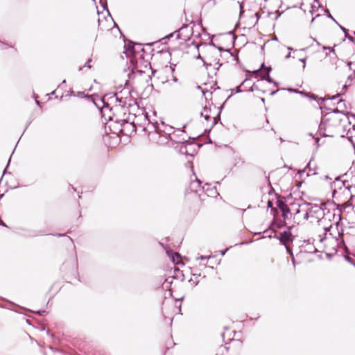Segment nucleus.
Segmentation results:
<instances>
[{
  "label": "nucleus",
  "mask_w": 355,
  "mask_h": 355,
  "mask_svg": "<svg viewBox=\"0 0 355 355\" xmlns=\"http://www.w3.org/2000/svg\"><path fill=\"white\" fill-rule=\"evenodd\" d=\"M333 219L334 220L333 224L329 227H324L325 234L329 232V235L337 241L338 246H345L343 239L344 234V225L342 222L341 210H338L337 214L335 212L333 214Z\"/></svg>",
  "instance_id": "nucleus-1"
},
{
  "label": "nucleus",
  "mask_w": 355,
  "mask_h": 355,
  "mask_svg": "<svg viewBox=\"0 0 355 355\" xmlns=\"http://www.w3.org/2000/svg\"><path fill=\"white\" fill-rule=\"evenodd\" d=\"M145 53L144 48L140 43L135 42V60L137 59V54ZM135 62H136L135 61ZM152 69L150 67V63L145 61L144 70L137 69V64L135 63V78L137 79V81L144 80L149 85V82L151 80L150 72Z\"/></svg>",
  "instance_id": "nucleus-2"
},
{
  "label": "nucleus",
  "mask_w": 355,
  "mask_h": 355,
  "mask_svg": "<svg viewBox=\"0 0 355 355\" xmlns=\"http://www.w3.org/2000/svg\"><path fill=\"white\" fill-rule=\"evenodd\" d=\"M89 99L100 110L102 117L105 118V120H111L112 115L111 112L112 107H110V103L105 101V97H100L98 95H91L87 96Z\"/></svg>",
  "instance_id": "nucleus-3"
},
{
  "label": "nucleus",
  "mask_w": 355,
  "mask_h": 355,
  "mask_svg": "<svg viewBox=\"0 0 355 355\" xmlns=\"http://www.w3.org/2000/svg\"><path fill=\"white\" fill-rule=\"evenodd\" d=\"M309 206L304 209V214L302 216L303 220H307L309 218H315L319 222H322L324 218V212L322 208L316 204L308 202Z\"/></svg>",
  "instance_id": "nucleus-4"
},
{
  "label": "nucleus",
  "mask_w": 355,
  "mask_h": 355,
  "mask_svg": "<svg viewBox=\"0 0 355 355\" xmlns=\"http://www.w3.org/2000/svg\"><path fill=\"white\" fill-rule=\"evenodd\" d=\"M121 36L123 37L124 40V51L126 57L129 58V63L130 64V67H127L124 68L123 71L126 72L128 70L130 71V73L128 74L129 78H130V76L133 74V41L128 40L126 42L125 40V36L120 31Z\"/></svg>",
  "instance_id": "nucleus-5"
},
{
  "label": "nucleus",
  "mask_w": 355,
  "mask_h": 355,
  "mask_svg": "<svg viewBox=\"0 0 355 355\" xmlns=\"http://www.w3.org/2000/svg\"><path fill=\"white\" fill-rule=\"evenodd\" d=\"M132 91L133 86L129 80H126L125 82V87L118 93H114L109 98V99L116 102L118 101L119 103H123V99H127L128 96H129V98H131V93Z\"/></svg>",
  "instance_id": "nucleus-6"
},
{
  "label": "nucleus",
  "mask_w": 355,
  "mask_h": 355,
  "mask_svg": "<svg viewBox=\"0 0 355 355\" xmlns=\"http://www.w3.org/2000/svg\"><path fill=\"white\" fill-rule=\"evenodd\" d=\"M268 238H275L278 239L286 248L288 253L293 256V252L290 244L293 243V236L290 231H284L281 232L279 235L275 234L274 235H268Z\"/></svg>",
  "instance_id": "nucleus-7"
},
{
  "label": "nucleus",
  "mask_w": 355,
  "mask_h": 355,
  "mask_svg": "<svg viewBox=\"0 0 355 355\" xmlns=\"http://www.w3.org/2000/svg\"><path fill=\"white\" fill-rule=\"evenodd\" d=\"M175 139L176 140H174L175 143H179L181 144L180 147V153L181 154L192 157L193 155V153L196 151V148H200V146L193 142H189L186 139H179L175 137Z\"/></svg>",
  "instance_id": "nucleus-8"
},
{
  "label": "nucleus",
  "mask_w": 355,
  "mask_h": 355,
  "mask_svg": "<svg viewBox=\"0 0 355 355\" xmlns=\"http://www.w3.org/2000/svg\"><path fill=\"white\" fill-rule=\"evenodd\" d=\"M309 206L308 202L300 200V202L294 203L291 205V213L293 215L294 223L300 224L302 220V216H300L301 212L304 213V209Z\"/></svg>",
  "instance_id": "nucleus-9"
},
{
  "label": "nucleus",
  "mask_w": 355,
  "mask_h": 355,
  "mask_svg": "<svg viewBox=\"0 0 355 355\" xmlns=\"http://www.w3.org/2000/svg\"><path fill=\"white\" fill-rule=\"evenodd\" d=\"M149 140L153 144H156L160 146L168 145L173 146L174 144V139L171 138V135H148Z\"/></svg>",
  "instance_id": "nucleus-10"
},
{
  "label": "nucleus",
  "mask_w": 355,
  "mask_h": 355,
  "mask_svg": "<svg viewBox=\"0 0 355 355\" xmlns=\"http://www.w3.org/2000/svg\"><path fill=\"white\" fill-rule=\"evenodd\" d=\"M193 26H196L195 24H193ZM193 27L189 28L188 25H182L178 30V38L184 41L189 40L193 33Z\"/></svg>",
  "instance_id": "nucleus-11"
},
{
  "label": "nucleus",
  "mask_w": 355,
  "mask_h": 355,
  "mask_svg": "<svg viewBox=\"0 0 355 355\" xmlns=\"http://www.w3.org/2000/svg\"><path fill=\"white\" fill-rule=\"evenodd\" d=\"M103 142L110 147H115L121 141L120 135H105L103 138Z\"/></svg>",
  "instance_id": "nucleus-12"
},
{
  "label": "nucleus",
  "mask_w": 355,
  "mask_h": 355,
  "mask_svg": "<svg viewBox=\"0 0 355 355\" xmlns=\"http://www.w3.org/2000/svg\"><path fill=\"white\" fill-rule=\"evenodd\" d=\"M159 243L161 246H162L164 248L167 255L171 258V261L174 263L178 264L179 263L178 259L180 257V254L178 252H173L171 250L168 249V248L164 246L162 243L159 242Z\"/></svg>",
  "instance_id": "nucleus-13"
},
{
  "label": "nucleus",
  "mask_w": 355,
  "mask_h": 355,
  "mask_svg": "<svg viewBox=\"0 0 355 355\" xmlns=\"http://www.w3.org/2000/svg\"><path fill=\"white\" fill-rule=\"evenodd\" d=\"M189 189L194 193H197L198 191L201 189H205V187L202 186V182L196 178L195 180L191 181L189 185Z\"/></svg>",
  "instance_id": "nucleus-14"
},
{
  "label": "nucleus",
  "mask_w": 355,
  "mask_h": 355,
  "mask_svg": "<svg viewBox=\"0 0 355 355\" xmlns=\"http://www.w3.org/2000/svg\"><path fill=\"white\" fill-rule=\"evenodd\" d=\"M285 225H286L285 223L281 224V223H277L275 221H273L270 224L269 228L263 232V234H267L268 232H276L277 229H280Z\"/></svg>",
  "instance_id": "nucleus-15"
},
{
  "label": "nucleus",
  "mask_w": 355,
  "mask_h": 355,
  "mask_svg": "<svg viewBox=\"0 0 355 355\" xmlns=\"http://www.w3.org/2000/svg\"><path fill=\"white\" fill-rule=\"evenodd\" d=\"M135 105H137V112L134 114V116H135V119L136 118H144V119H146L147 118V114L146 113H144V110L142 109H140L138 104H137V102L135 101Z\"/></svg>",
  "instance_id": "nucleus-16"
},
{
  "label": "nucleus",
  "mask_w": 355,
  "mask_h": 355,
  "mask_svg": "<svg viewBox=\"0 0 355 355\" xmlns=\"http://www.w3.org/2000/svg\"><path fill=\"white\" fill-rule=\"evenodd\" d=\"M271 67H268L266 68V76H261V80H265L268 83H274L275 86H277V83L274 81L271 77L270 76V71H271Z\"/></svg>",
  "instance_id": "nucleus-17"
},
{
  "label": "nucleus",
  "mask_w": 355,
  "mask_h": 355,
  "mask_svg": "<svg viewBox=\"0 0 355 355\" xmlns=\"http://www.w3.org/2000/svg\"><path fill=\"white\" fill-rule=\"evenodd\" d=\"M145 61H148V60H146L145 59V53L144 54H137V59L135 60V63L137 64V69H139V62L141 63V64L143 66V67L144 68V63H145Z\"/></svg>",
  "instance_id": "nucleus-18"
},
{
  "label": "nucleus",
  "mask_w": 355,
  "mask_h": 355,
  "mask_svg": "<svg viewBox=\"0 0 355 355\" xmlns=\"http://www.w3.org/2000/svg\"><path fill=\"white\" fill-rule=\"evenodd\" d=\"M309 141L310 143H312L313 145L315 146V148H318L320 146V138L318 136H315L314 135H309Z\"/></svg>",
  "instance_id": "nucleus-19"
},
{
  "label": "nucleus",
  "mask_w": 355,
  "mask_h": 355,
  "mask_svg": "<svg viewBox=\"0 0 355 355\" xmlns=\"http://www.w3.org/2000/svg\"><path fill=\"white\" fill-rule=\"evenodd\" d=\"M347 116V119L348 121V123L352 126V130L355 131V114L352 113H348Z\"/></svg>",
  "instance_id": "nucleus-20"
},
{
  "label": "nucleus",
  "mask_w": 355,
  "mask_h": 355,
  "mask_svg": "<svg viewBox=\"0 0 355 355\" xmlns=\"http://www.w3.org/2000/svg\"><path fill=\"white\" fill-rule=\"evenodd\" d=\"M282 212V217L284 218V220L289 218V217L292 216L291 208H289L288 207L284 209Z\"/></svg>",
  "instance_id": "nucleus-21"
},
{
  "label": "nucleus",
  "mask_w": 355,
  "mask_h": 355,
  "mask_svg": "<svg viewBox=\"0 0 355 355\" xmlns=\"http://www.w3.org/2000/svg\"><path fill=\"white\" fill-rule=\"evenodd\" d=\"M277 205L278 208L282 211L284 209H285L286 207H288V205L282 200H278L277 201Z\"/></svg>",
  "instance_id": "nucleus-22"
},
{
  "label": "nucleus",
  "mask_w": 355,
  "mask_h": 355,
  "mask_svg": "<svg viewBox=\"0 0 355 355\" xmlns=\"http://www.w3.org/2000/svg\"><path fill=\"white\" fill-rule=\"evenodd\" d=\"M355 78V74L354 75H350L348 76L347 80L346 83L343 86V89L346 90L347 87L351 85L352 81Z\"/></svg>",
  "instance_id": "nucleus-23"
},
{
  "label": "nucleus",
  "mask_w": 355,
  "mask_h": 355,
  "mask_svg": "<svg viewBox=\"0 0 355 355\" xmlns=\"http://www.w3.org/2000/svg\"><path fill=\"white\" fill-rule=\"evenodd\" d=\"M131 125L133 128V122L128 123V121H124L123 123L121 124L122 128L119 130V132L118 133L122 134L124 133V131L125 130V125ZM113 133H116L114 132Z\"/></svg>",
  "instance_id": "nucleus-24"
},
{
  "label": "nucleus",
  "mask_w": 355,
  "mask_h": 355,
  "mask_svg": "<svg viewBox=\"0 0 355 355\" xmlns=\"http://www.w3.org/2000/svg\"><path fill=\"white\" fill-rule=\"evenodd\" d=\"M261 68H264V70H263L262 72L260 71V69H257V70H254V73L255 74H259L260 76V77L261 78V76H266V68L267 67H265V65L263 63L261 64Z\"/></svg>",
  "instance_id": "nucleus-25"
},
{
  "label": "nucleus",
  "mask_w": 355,
  "mask_h": 355,
  "mask_svg": "<svg viewBox=\"0 0 355 355\" xmlns=\"http://www.w3.org/2000/svg\"><path fill=\"white\" fill-rule=\"evenodd\" d=\"M205 189H203L205 192H208L209 191V193H207V196H210V195H213L214 193H216V190H214V189H211L209 190V187H210V184H205Z\"/></svg>",
  "instance_id": "nucleus-26"
},
{
  "label": "nucleus",
  "mask_w": 355,
  "mask_h": 355,
  "mask_svg": "<svg viewBox=\"0 0 355 355\" xmlns=\"http://www.w3.org/2000/svg\"><path fill=\"white\" fill-rule=\"evenodd\" d=\"M102 7H103V10H105L107 12V15H108V16L111 18V19L112 20V21H113V23H114V26L115 27H117V28H119V27H118L117 24L114 21V20H113V19H112V16H111V15H110V13L109 10H108V8H107V3L105 2V3H103V4H102Z\"/></svg>",
  "instance_id": "nucleus-27"
},
{
  "label": "nucleus",
  "mask_w": 355,
  "mask_h": 355,
  "mask_svg": "<svg viewBox=\"0 0 355 355\" xmlns=\"http://www.w3.org/2000/svg\"><path fill=\"white\" fill-rule=\"evenodd\" d=\"M346 139L355 150V135L349 137H347Z\"/></svg>",
  "instance_id": "nucleus-28"
},
{
  "label": "nucleus",
  "mask_w": 355,
  "mask_h": 355,
  "mask_svg": "<svg viewBox=\"0 0 355 355\" xmlns=\"http://www.w3.org/2000/svg\"><path fill=\"white\" fill-rule=\"evenodd\" d=\"M77 96H79V97H87V98H89L87 96H89V95H85V92H77V94L76 95Z\"/></svg>",
  "instance_id": "nucleus-29"
},
{
  "label": "nucleus",
  "mask_w": 355,
  "mask_h": 355,
  "mask_svg": "<svg viewBox=\"0 0 355 355\" xmlns=\"http://www.w3.org/2000/svg\"><path fill=\"white\" fill-rule=\"evenodd\" d=\"M248 80V79H245L242 83L241 85L238 86L236 88V93H240L242 92V90L241 89V87Z\"/></svg>",
  "instance_id": "nucleus-30"
},
{
  "label": "nucleus",
  "mask_w": 355,
  "mask_h": 355,
  "mask_svg": "<svg viewBox=\"0 0 355 355\" xmlns=\"http://www.w3.org/2000/svg\"><path fill=\"white\" fill-rule=\"evenodd\" d=\"M209 258H210L209 256L207 257V256H202V255H201V256H199V257H196V260H199V259H200V260H207Z\"/></svg>",
  "instance_id": "nucleus-31"
},
{
  "label": "nucleus",
  "mask_w": 355,
  "mask_h": 355,
  "mask_svg": "<svg viewBox=\"0 0 355 355\" xmlns=\"http://www.w3.org/2000/svg\"><path fill=\"white\" fill-rule=\"evenodd\" d=\"M259 89L258 85L254 83L252 87L250 89V92H254L255 90H257Z\"/></svg>",
  "instance_id": "nucleus-32"
},
{
  "label": "nucleus",
  "mask_w": 355,
  "mask_h": 355,
  "mask_svg": "<svg viewBox=\"0 0 355 355\" xmlns=\"http://www.w3.org/2000/svg\"><path fill=\"white\" fill-rule=\"evenodd\" d=\"M92 62V59H89L88 61L85 64L83 67H87L89 69L92 68V65L90 64V62Z\"/></svg>",
  "instance_id": "nucleus-33"
},
{
  "label": "nucleus",
  "mask_w": 355,
  "mask_h": 355,
  "mask_svg": "<svg viewBox=\"0 0 355 355\" xmlns=\"http://www.w3.org/2000/svg\"><path fill=\"white\" fill-rule=\"evenodd\" d=\"M308 250L309 252H315L316 251V249L313 245H309L308 247Z\"/></svg>",
  "instance_id": "nucleus-34"
},
{
  "label": "nucleus",
  "mask_w": 355,
  "mask_h": 355,
  "mask_svg": "<svg viewBox=\"0 0 355 355\" xmlns=\"http://www.w3.org/2000/svg\"><path fill=\"white\" fill-rule=\"evenodd\" d=\"M337 103L338 105H340V107H342V105H343L344 107H345V104L343 100H339Z\"/></svg>",
  "instance_id": "nucleus-35"
},
{
  "label": "nucleus",
  "mask_w": 355,
  "mask_h": 355,
  "mask_svg": "<svg viewBox=\"0 0 355 355\" xmlns=\"http://www.w3.org/2000/svg\"><path fill=\"white\" fill-rule=\"evenodd\" d=\"M288 90L290 92H295V93H300V94H302V92H300L298 91L297 89H291V88H289L288 89Z\"/></svg>",
  "instance_id": "nucleus-36"
},
{
  "label": "nucleus",
  "mask_w": 355,
  "mask_h": 355,
  "mask_svg": "<svg viewBox=\"0 0 355 355\" xmlns=\"http://www.w3.org/2000/svg\"><path fill=\"white\" fill-rule=\"evenodd\" d=\"M300 61L303 63V68L306 67V58L300 59Z\"/></svg>",
  "instance_id": "nucleus-37"
},
{
  "label": "nucleus",
  "mask_w": 355,
  "mask_h": 355,
  "mask_svg": "<svg viewBox=\"0 0 355 355\" xmlns=\"http://www.w3.org/2000/svg\"><path fill=\"white\" fill-rule=\"evenodd\" d=\"M306 96L311 99H315L316 96L314 94H307Z\"/></svg>",
  "instance_id": "nucleus-38"
},
{
  "label": "nucleus",
  "mask_w": 355,
  "mask_h": 355,
  "mask_svg": "<svg viewBox=\"0 0 355 355\" xmlns=\"http://www.w3.org/2000/svg\"><path fill=\"white\" fill-rule=\"evenodd\" d=\"M332 113H343V112L340 111L338 108H335L332 110Z\"/></svg>",
  "instance_id": "nucleus-39"
},
{
  "label": "nucleus",
  "mask_w": 355,
  "mask_h": 355,
  "mask_svg": "<svg viewBox=\"0 0 355 355\" xmlns=\"http://www.w3.org/2000/svg\"><path fill=\"white\" fill-rule=\"evenodd\" d=\"M267 205H268V207H269V208H272V205H273L272 202V201H270V200H268V203H267Z\"/></svg>",
  "instance_id": "nucleus-40"
},
{
  "label": "nucleus",
  "mask_w": 355,
  "mask_h": 355,
  "mask_svg": "<svg viewBox=\"0 0 355 355\" xmlns=\"http://www.w3.org/2000/svg\"><path fill=\"white\" fill-rule=\"evenodd\" d=\"M239 4V8H240V13L241 14L243 12L242 9L243 7V3L238 2Z\"/></svg>",
  "instance_id": "nucleus-41"
},
{
  "label": "nucleus",
  "mask_w": 355,
  "mask_h": 355,
  "mask_svg": "<svg viewBox=\"0 0 355 355\" xmlns=\"http://www.w3.org/2000/svg\"><path fill=\"white\" fill-rule=\"evenodd\" d=\"M339 27L340 28V29H341V30H342L345 33H347V30L345 28L343 27V26H340V25H339Z\"/></svg>",
  "instance_id": "nucleus-42"
},
{
  "label": "nucleus",
  "mask_w": 355,
  "mask_h": 355,
  "mask_svg": "<svg viewBox=\"0 0 355 355\" xmlns=\"http://www.w3.org/2000/svg\"><path fill=\"white\" fill-rule=\"evenodd\" d=\"M37 96L35 95V103L38 105V106H40V102L39 101L37 100Z\"/></svg>",
  "instance_id": "nucleus-43"
},
{
  "label": "nucleus",
  "mask_w": 355,
  "mask_h": 355,
  "mask_svg": "<svg viewBox=\"0 0 355 355\" xmlns=\"http://www.w3.org/2000/svg\"><path fill=\"white\" fill-rule=\"evenodd\" d=\"M275 234V232H268L267 234H265L264 237H268V235H274Z\"/></svg>",
  "instance_id": "nucleus-44"
},
{
  "label": "nucleus",
  "mask_w": 355,
  "mask_h": 355,
  "mask_svg": "<svg viewBox=\"0 0 355 355\" xmlns=\"http://www.w3.org/2000/svg\"><path fill=\"white\" fill-rule=\"evenodd\" d=\"M201 135H197V136L196 137H196H198L199 136H201ZM207 135V136H209V135ZM187 138L189 140V139H195V137H187Z\"/></svg>",
  "instance_id": "nucleus-45"
},
{
  "label": "nucleus",
  "mask_w": 355,
  "mask_h": 355,
  "mask_svg": "<svg viewBox=\"0 0 355 355\" xmlns=\"http://www.w3.org/2000/svg\"><path fill=\"white\" fill-rule=\"evenodd\" d=\"M346 37H347L348 38V40H349L350 41H352V42H354V37H352V36H346Z\"/></svg>",
  "instance_id": "nucleus-46"
},
{
  "label": "nucleus",
  "mask_w": 355,
  "mask_h": 355,
  "mask_svg": "<svg viewBox=\"0 0 355 355\" xmlns=\"http://www.w3.org/2000/svg\"><path fill=\"white\" fill-rule=\"evenodd\" d=\"M323 49H329V50H330L331 51L334 52V49H331L330 47L323 46Z\"/></svg>",
  "instance_id": "nucleus-47"
},
{
  "label": "nucleus",
  "mask_w": 355,
  "mask_h": 355,
  "mask_svg": "<svg viewBox=\"0 0 355 355\" xmlns=\"http://www.w3.org/2000/svg\"><path fill=\"white\" fill-rule=\"evenodd\" d=\"M227 251V249H226V250H222V251L220 252L221 255L224 256V255H225V252H226Z\"/></svg>",
  "instance_id": "nucleus-48"
},
{
  "label": "nucleus",
  "mask_w": 355,
  "mask_h": 355,
  "mask_svg": "<svg viewBox=\"0 0 355 355\" xmlns=\"http://www.w3.org/2000/svg\"><path fill=\"white\" fill-rule=\"evenodd\" d=\"M328 17L331 18L334 21H336L335 19L331 15L330 13H329Z\"/></svg>",
  "instance_id": "nucleus-49"
},
{
  "label": "nucleus",
  "mask_w": 355,
  "mask_h": 355,
  "mask_svg": "<svg viewBox=\"0 0 355 355\" xmlns=\"http://www.w3.org/2000/svg\"><path fill=\"white\" fill-rule=\"evenodd\" d=\"M277 92H278V90L272 91V92L270 93V95H271V96H273V95H275Z\"/></svg>",
  "instance_id": "nucleus-50"
},
{
  "label": "nucleus",
  "mask_w": 355,
  "mask_h": 355,
  "mask_svg": "<svg viewBox=\"0 0 355 355\" xmlns=\"http://www.w3.org/2000/svg\"><path fill=\"white\" fill-rule=\"evenodd\" d=\"M291 259H292V262H293V265L295 266V261L294 257H293V256H291Z\"/></svg>",
  "instance_id": "nucleus-51"
},
{
  "label": "nucleus",
  "mask_w": 355,
  "mask_h": 355,
  "mask_svg": "<svg viewBox=\"0 0 355 355\" xmlns=\"http://www.w3.org/2000/svg\"><path fill=\"white\" fill-rule=\"evenodd\" d=\"M344 130H347V133H349V132H350V130H351V128H349L347 130L346 126H345V128H344Z\"/></svg>",
  "instance_id": "nucleus-52"
},
{
  "label": "nucleus",
  "mask_w": 355,
  "mask_h": 355,
  "mask_svg": "<svg viewBox=\"0 0 355 355\" xmlns=\"http://www.w3.org/2000/svg\"><path fill=\"white\" fill-rule=\"evenodd\" d=\"M291 57V53H289L287 55H286L285 59H288Z\"/></svg>",
  "instance_id": "nucleus-53"
},
{
  "label": "nucleus",
  "mask_w": 355,
  "mask_h": 355,
  "mask_svg": "<svg viewBox=\"0 0 355 355\" xmlns=\"http://www.w3.org/2000/svg\"><path fill=\"white\" fill-rule=\"evenodd\" d=\"M313 41H314V42H316V44H317V45H318V46H320V43L319 42H318V41H317L315 39H314V38H313Z\"/></svg>",
  "instance_id": "nucleus-54"
},
{
  "label": "nucleus",
  "mask_w": 355,
  "mask_h": 355,
  "mask_svg": "<svg viewBox=\"0 0 355 355\" xmlns=\"http://www.w3.org/2000/svg\"><path fill=\"white\" fill-rule=\"evenodd\" d=\"M216 64H218V67L216 68V69H218L219 67L221 66V64H219V60L216 62Z\"/></svg>",
  "instance_id": "nucleus-55"
},
{
  "label": "nucleus",
  "mask_w": 355,
  "mask_h": 355,
  "mask_svg": "<svg viewBox=\"0 0 355 355\" xmlns=\"http://www.w3.org/2000/svg\"><path fill=\"white\" fill-rule=\"evenodd\" d=\"M205 119L207 121H208V120H209V116H208V115H205Z\"/></svg>",
  "instance_id": "nucleus-56"
},
{
  "label": "nucleus",
  "mask_w": 355,
  "mask_h": 355,
  "mask_svg": "<svg viewBox=\"0 0 355 355\" xmlns=\"http://www.w3.org/2000/svg\"><path fill=\"white\" fill-rule=\"evenodd\" d=\"M338 96H334L331 99H332V100H335V99H336Z\"/></svg>",
  "instance_id": "nucleus-57"
},
{
  "label": "nucleus",
  "mask_w": 355,
  "mask_h": 355,
  "mask_svg": "<svg viewBox=\"0 0 355 355\" xmlns=\"http://www.w3.org/2000/svg\"><path fill=\"white\" fill-rule=\"evenodd\" d=\"M185 127H186V125H183V127H182V128H183V129H182V130H180V129L179 130L182 131V132H184L185 130H184V129L185 128Z\"/></svg>",
  "instance_id": "nucleus-58"
},
{
  "label": "nucleus",
  "mask_w": 355,
  "mask_h": 355,
  "mask_svg": "<svg viewBox=\"0 0 355 355\" xmlns=\"http://www.w3.org/2000/svg\"><path fill=\"white\" fill-rule=\"evenodd\" d=\"M279 141H280V142H281V143H282V142H283V141H285V140H284V139H283L282 138H281V137H279Z\"/></svg>",
  "instance_id": "nucleus-59"
},
{
  "label": "nucleus",
  "mask_w": 355,
  "mask_h": 355,
  "mask_svg": "<svg viewBox=\"0 0 355 355\" xmlns=\"http://www.w3.org/2000/svg\"><path fill=\"white\" fill-rule=\"evenodd\" d=\"M71 95H73V96H76V94H74V92H73V91H72V90L71 91Z\"/></svg>",
  "instance_id": "nucleus-60"
},
{
  "label": "nucleus",
  "mask_w": 355,
  "mask_h": 355,
  "mask_svg": "<svg viewBox=\"0 0 355 355\" xmlns=\"http://www.w3.org/2000/svg\"><path fill=\"white\" fill-rule=\"evenodd\" d=\"M323 135V137H327V136H331V135H327V134H324V135Z\"/></svg>",
  "instance_id": "nucleus-61"
},
{
  "label": "nucleus",
  "mask_w": 355,
  "mask_h": 355,
  "mask_svg": "<svg viewBox=\"0 0 355 355\" xmlns=\"http://www.w3.org/2000/svg\"><path fill=\"white\" fill-rule=\"evenodd\" d=\"M0 44H3V45H6V44H5L4 42H1V40H0Z\"/></svg>",
  "instance_id": "nucleus-62"
},
{
  "label": "nucleus",
  "mask_w": 355,
  "mask_h": 355,
  "mask_svg": "<svg viewBox=\"0 0 355 355\" xmlns=\"http://www.w3.org/2000/svg\"><path fill=\"white\" fill-rule=\"evenodd\" d=\"M261 102L264 103L265 99L263 98H261Z\"/></svg>",
  "instance_id": "nucleus-63"
},
{
  "label": "nucleus",
  "mask_w": 355,
  "mask_h": 355,
  "mask_svg": "<svg viewBox=\"0 0 355 355\" xmlns=\"http://www.w3.org/2000/svg\"><path fill=\"white\" fill-rule=\"evenodd\" d=\"M55 91H53V92L51 93V94L54 95V94H55Z\"/></svg>",
  "instance_id": "nucleus-64"
}]
</instances>
